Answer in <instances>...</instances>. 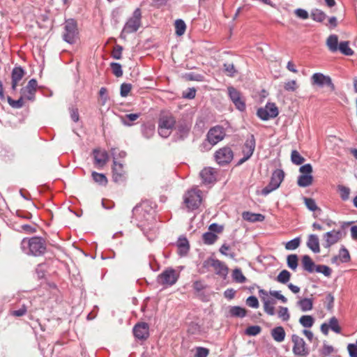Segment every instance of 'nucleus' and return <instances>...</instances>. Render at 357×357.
<instances>
[{
    "instance_id": "f257e3e1",
    "label": "nucleus",
    "mask_w": 357,
    "mask_h": 357,
    "mask_svg": "<svg viewBox=\"0 0 357 357\" xmlns=\"http://www.w3.org/2000/svg\"><path fill=\"white\" fill-rule=\"evenodd\" d=\"M155 206V203L145 200L137 204L132 211V218L142 222V230L151 243L156 238Z\"/></svg>"
},
{
    "instance_id": "f03ea898",
    "label": "nucleus",
    "mask_w": 357,
    "mask_h": 357,
    "mask_svg": "<svg viewBox=\"0 0 357 357\" xmlns=\"http://www.w3.org/2000/svg\"><path fill=\"white\" fill-rule=\"evenodd\" d=\"M20 248L27 255L40 257L46 252V241L45 238L38 236L24 238L21 241Z\"/></svg>"
},
{
    "instance_id": "7ed1b4c3",
    "label": "nucleus",
    "mask_w": 357,
    "mask_h": 357,
    "mask_svg": "<svg viewBox=\"0 0 357 357\" xmlns=\"http://www.w3.org/2000/svg\"><path fill=\"white\" fill-rule=\"evenodd\" d=\"M141 19V10L139 8H137L134 10L132 16L130 18H128V20L124 24L123 28L120 34V38L123 40H126V36L128 34L136 32L142 25Z\"/></svg>"
},
{
    "instance_id": "20e7f679",
    "label": "nucleus",
    "mask_w": 357,
    "mask_h": 357,
    "mask_svg": "<svg viewBox=\"0 0 357 357\" xmlns=\"http://www.w3.org/2000/svg\"><path fill=\"white\" fill-rule=\"evenodd\" d=\"M63 39L69 44L75 43L78 37V29L77 22L74 19H68L64 24Z\"/></svg>"
},
{
    "instance_id": "39448f33",
    "label": "nucleus",
    "mask_w": 357,
    "mask_h": 357,
    "mask_svg": "<svg viewBox=\"0 0 357 357\" xmlns=\"http://www.w3.org/2000/svg\"><path fill=\"white\" fill-rule=\"evenodd\" d=\"M284 178V172L283 170L278 169H275L271 177L269 183L262 189L261 195L264 196L268 195L271 192L278 189Z\"/></svg>"
},
{
    "instance_id": "423d86ee",
    "label": "nucleus",
    "mask_w": 357,
    "mask_h": 357,
    "mask_svg": "<svg viewBox=\"0 0 357 357\" xmlns=\"http://www.w3.org/2000/svg\"><path fill=\"white\" fill-rule=\"evenodd\" d=\"M110 153L113 158L112 179L115 183L123 182L126 178V172L123 164L116 161V149L112 148Z\"/></svg>"
},
{
    "instance_id": "0eeeda50",
    "label": "nucleus",
    "mask_w": 357,
    "mask_h": 357,
    "mask_svg": "<svg viewBox=\"0 0 357 357\" xmlns=\"http://www.w3.org/2000/svg\"><path fill=\"white\" fill-rule=\"evenodd\" d=\"M201 202V191L199 190H189L184 195V204L189 211L198 208Z\"/></svg>"
},
{
    "instance_id": "6e6552de",
    "label": "nucleus",
    "mask_w": 357,
    "mask_h": 357,
    "mask_svg": "<svg viewBox=\"0 0 357 357\" xmlns=\"http://www.w3.org/2000/svg\"><path fill=\"white\" fill-rule=\"evenodd\" d=\"M279 114L276 105L273 102H268L264 107L258 109L257 114L263 121L275 118Z\"/></svg>"
},
{
    "instance_id": "1a4fd4ad",
    "label": "nucleus",
    "mask_w": 357,
    "mask_h": 357,
    "mask_svg": "<svg viewBox=\"0 0 357 357\" xmlns=\"http://www.w3.org/2000/svg\"><path fill=\"white\" fill-rule=\"evenodd\" d=\"M291 341L294 343L292 350L295 355L306 357L309 354V349L302 337L294 334L291 335Z\"/></svg>"
},
{
    "instance_id": "9d476101",
    "label": "nucleus",
    "mask_w": 357,
    "mask_h": 357,
    "mask_svg": "<svg viewBox=\"0 0 357 357\" xmlns=\"http://www.w3.org/2000/svg\"><path fill=\"white\" fill-rule=\"evenodd\" d=\"M311 83L312 85H317L319 87L327 86L330 88L331 91H333L335 89V85L332 82L331 78L321 73H316L311 77Z\"/></svg>"
},
{
    "instance_id": "9b49d317",
    "label": "nucleus",
    "mask_w": 357,
    "mask_h": 357,
    "mask_svg": "<svg viewBox=\"0 0 357 357\" xmlns=\"http://www.w3.org/2000/svg\"><path fill=\"white\" fill-rule=\"evenodd\" d=\"M234 158V153L231 148L225 146L218 150L215 153V161L220 165L229 164Z\"/></svg>"
},
{
    "instance_id": "f8f14e48",
    "label": "nucleus",
    "mask_w": 357,
    "mask_h": 357,
    "mask_svg": "<svg viewBox=\"0 0 357 357\" xmlns=\"http://www.w3.org/2000/svg\"><path fill=\"white\" fill-rule=\"evenodd\" d=\"M225 137V131L222 126H216L211 128L206 135L207 140L211 145H215Z\"/></svg>"
},
{
    "instance_id": "ddd939ff",
    "label": "nucleus",
    "mask_w": 357,
    "mask_h": 357,
    "mask_svg": "<svg viewBox=\"0 0 357 357\" xmlns=\"http://www.w3.org/2000/svg\"><path fill=\"white\" fill-rule=\"evenodd\" d=\"M211 266L213 268L215 273L222 277H225L228 273V268L222 261L217 259L209 258L204 261V266Z\"/></svg>"
},
{
    "instance_id": "4468645a",
    "label": "nucleus",
    "mask_w": 357,
    "mask_h": 357,
    "mask_svg": "<svg viewBox=\"0 0 357 357\" xmlns=\"http://www.w3.org/2000/svg\"><path fill=\"white\" fill-rule=\"evenodd\" d=\"M259 295L261 298V301L264 303V312L268 315H274L275 312L273 305L275 304V301L273 299H269L268 298V293L264 289H259Z\"/></svg>"
},
{
    "instance_id": "2eb2a0df",
    "label": "nucleus",
    "mask_w": 357,
    "mask_h": 357,
    "mask_svg": "<svg viewBox=\"0 0 357 357\" xmlns=\"http://www.w3.org/2000/svg\"><path fill=\"white\" fill-rule=\"evenodd\" d=\"M342 238V231L341 230H332L326 232L323 236L324 241V246L328 248L333 245L337 243Z\"/></svg>"
},
{
    "instance_id": "dca6fc26",
    "label": "nucleus",
    "mask_w": 357,
    "mask_h": 357,
    "mask_svg": "<svg viewBox=\"0 0 357 357\" xmlns=\"http://www.w3.org/2000/svg\"><path fill=\"white\" fill-rule=\"evenodd\" d=\"M228 93L232 102L236 107L240 110L243 111L245 109V104L242 99L241 93L232 86L228 87Z\"/></svg>"
},
{
    "instance_id": "f3484780",
    "label": "nucleus",
    "mask_w": 357,
    "mask_h": 357,
    "mask_svg": "<svg viewBox=\"0 0 357 357\" xmlns=\"http://www.w3.org/2000/svg\"><path fill=\"white\" fill-rule=\"evenodd\" d=\"M132 332L137 339L146 340L149 335V325L145 322L138 323L134 326Z\"/></svg>"
},
{
    "instance_id": "a211bd4d",
    "label": "nucleus",
    "mask_w": 357,
    "mask_h": 357,
    "mask_svg": "<svg viewBox=\"0 0 357 357\" xmlns=\"http://www.w3.org/2000/svg\"><path fill=\"white\" fill-rule=\"evenodd\" d=\"M160 281L162 284L172 286L176 283L177 276L176 272L173 269L166 270L159 276Z\"/></svg>"
},
{
    "instance_id": "6ab92c4d",
    "label": "nucleus",
    "mask_w": 357,
    "mask_h": 357,
    "mask_svg": "<svg viewBox=\"0 0 357 357\" xmlns=\"http://www.w3.org/2000/svg\"><path fill=\"white\" fill-rule=\"evenodd\" d=\"M94 163L99 167H103L109 160V154L106 151H100L98 149H94L92 151Z\"/></svg>"
},
{
    "instance_id": "aec40b11",
    "label": "nucleus",
    "mask_w": 357,
    "mask_h": 357,
    "mask_svg": "<svg viewBox=\"0 0 357 357\" xmlns=\"http://www.w3.org/2000/svg\"><path fill=\"white\" fill-rule=\"evenodd\" d=\"M190 123L185 121H179L176 126V137L178 140L185 139L190 130Z\"/></svg>"
},
{
    "instance_id": "412c9836",
    "label": "nucleus",
    "mask_w": 357,
    "mask_h": 357,
    "mask_svg": "<svg viewBox=\"0 0 357 357\" xmlns=\"http://www.w3.org/2000/svg\"><path fill=\"white\" fill-rule=\"evenodd\" d=\"M177 253L180 257H185L190 250L189 241L185 236H180L177 241Z\"/></svg>"
},
{
    "instance_id": "4be33fe9",
    "label": "nucleus",
    "mask_w": 357,
    "mask_h": 357,
    "mask_svg": "<svg viewBox=\"0 0 357 357\" xmlns=\"http://www.w3.org/2000/svg\"><path fill=\"white\" fill-rule=\"evenodd\" d=\"M255 149V138L253 135H250L245 140L244 144L243 153L247 154L248 157H251Z\"/></svg>"
},
{
    "instance_id": "5701e85b",
    "label": "nucleus",
    "mask_w": 357,
    "mask_h": 357,
    "mask_svg": "<svg viewBox=\"0 0 357 357\" xmlns=\"http://www.w3.org/2000/svg\"><path fill=\"white\" fill-rule=\"evenodd\" d=\"M200 177L202 182L206 184L212 183L215 181V177L211 168H204L200 172Z\"/></svg>"
},
{
    "instance_id": "b1692460",
    "label": "nucleus",
    "mask_w": 357,
    "mask_h": 357,
    "mask_svg": "<svg viewBox=\"0 0 357 357\" xmlns=\"http://www.w3.org/2000/svg\"><path fill=\"white\" fill-rule=\"evenodd\" d=\"M175 123L176 121L172 116H165L160 119L158 128H162L172 130Z\"/></svg>"
},
{
    "instance_id": "393cba45",
    "label": "nucleus",
    "mask_w": 357,
    "mask_h": 357,
    "mask_svg": "<svg viewBox=\"0 0 357 357\" xmlns=\"http://www.w3.org/2000/svg\"><path fill=\"white\" fill-rule=\"evenodd\" d=\"M307 246L314 253L320 252L319 238L315 234H310L308 236Z\"/></svg>"
},
{
    "instance_id": "a878e982",
    "label": "nucleus",
    "mask_w": 357,
    "mask_h": 357,
    "mask_svg": "<svg viewBox=\"0 0 357 357\" xmlns=\"http://www.w3.org/2000/svg\"><path fill=\"white\" fill-rule=\"evenodd\" d=\"M242 218L243 220L250 222H262L264 220V215L260 213H254L250 211H245L242 213Z\"/></svg>"
},
{
    "instance_id": "bb28decb",
    "label": "nucleus",
    "mask_w": 357,
    "mask_h": 357,
    "mask_svg": "<svg viewBox=\"0 0 357 357\" xmlns=\"http://www.w3.org/2000/svg\"><path fill=\"white\" fill-rule=\"evenodd\" d=\"M303 268L308 273H313L317 265H315L311 257L308 255H304L301 259Z\"/></svg>"
},
{
    "instance_id": "cd10ccee",
    "label": "nucleus",
    "mask_w": 357,
    "mask_h": 357,
    "mask_svg": "<svg viewBox=\"0 0 357 357\" xmlns=\"http://www.w3.org/2000/svg\"><path fill=\"white\" fill-rule=\"evenodd\" d=\"M142 135L146 139H149L155 135V124L153 122H147L142 125Z\"/></svg>"
},
{
    "instance_id": "c85d7f7f",
    "label": "nucleus",
    "mask_w": 357,
    "mask_h": 357,
    "mask_svg": "<svg viewBox=\"0 0 357 357\" xmlns=\"http://www.w3.org/2000/svg\"><path fill=\"white\" fill-rule=\"evenodd\" d=\"M271 333L273 340L278 342L284 341L285 338V331L282 326H277L273 328Z\"/></svg>"
},
{
    "instance_id": "c756f323",
    "label": "nucleus",
    "mask_w": 357,
    "mask_h": 357,
    "mask_svg": "<svg viewBox=\"0 0 357 357\" xmlns=\"http://www.w3.org/2000/svg\"><path fill=\"white\" fill-rule=\"evenodd\" d=\"M229 314L231 317L243 318L247 315V310L240 306H231L229 310Z\"/></svg>"
},
{
    "instance_id": "7c9ffc66",
    "label": "nucleus",
    "mask_w": 357,
    "mask_h": 357,
    "mask_svg": "<svg viewBox=\"0 0 357 357\" xmlns=\"http://www.w3.org/2000/svg\"><path fill=\"white\" fill-rule=\"evenodd\" d=\"M296 305L303 312H307L312 309L313 301L311 298H304L298 301Z\"/></svg>"
},
{
    "instance_id": "2f4dec72",
    "label": "nucleus",
    "mask_w": 357,
    "mask_h": 357,
    "mask_svg": "<svg viewBox=\"0 0 357 357\" xmlns=\"http://www.w3.org/2000/svg\"><path fill=\"white\" fill-rule=\"evenodd\" d=\"M313 177L312 175L301 174L298 177L297 183L300 187H307L312 183Z\"/></svg>"
},
{
    "instance_id": "473e14b6",
    "label": "nucleus",
    "mask_w": 357,
    "mask_h": 357,
    "mask_svg": "<svg viewBox=\"0 0 357 357\" xmlns=\"http://www.w3.org/2000/svg\"><path fill=\"white\" fill-rule=\"evenodd\" d=\"M329 50L332 52H337L338 50V38L336 35H331L326 41Z\"/></svg>"
},
{
    "instance_id": "72a5a7b5",
    "label": "nucleus",
    "mask_w": 357,
    "mask_h": 357,
    "mask_svg": "<svg viewBox=\"0 0 357 357\" xmlns=\"http://www.w3.org/2000/svg\"><path fill=\"white\" fill-rule=\"evenodd\" d=\"M25 74V71L21 66H15L13 68L11 73L12 80L20 81L22 79Z\"/></svg>"
},
{
    "instance_id": "f704fd0d",
    "label": "nucleus",
    "mask_w": 357,
    "mask_h": 357,
    "mask_svg": "<svg viewBox=\"0 0 357 357\" xmlns=\"http://www.w3.org/2000/svg\"><path fill=\"white\" fill-rule=\"evenodd\" d=\"M139 117V114H128L121 117V122L124 126H131L132 122L136 121Z\"/></svg>"
},
{
    "instance_id": "c9c22d12",
    "label": "nucleus",
    "mask_w": 357,
    "mask_h": 357,
    "mask_svg": "<svg viewBox=\"0 0 357 357\" xmlns=\"http://www.w3.org/2000/svg\"><path fill=\"white\" fill-rule=\"evenodd\" d=\"M338 50L346 56H352L354 52L349 47L348 41H342L339 44Z\"/></svg>"
},
{
    "instance_id": "e433bc0d",
    "label": "nucleus",
    "mask_w": 357,
    "mask_h": 357,
    "mask_svg": "<svg viewBox=\"0 0 357 357\" xmlns=\"http://www.w3.org/2000/svg\"><path fill=\"white\" fill-rule=\"evenodd\" d=\"M92 178L93 181L100 185H106L107 183V178L104 174L98 173L96 172H92Z\"/></svg>"
},
{
    "instance_id": "4c0bfd02",
    "label": "nucleus",
    "mask_w": 357,
    "mask_h": 357,
    "mask_svg": "<svg viewBox=\"0 0 357 357\" xmlns=\"http://www.w3.org/2000/svg\"><path fill=\"white\" fill-rule=\"evenodd\" d=\"M202 239L205 244L212 245L217 241L218 236L213 232L207 231L202 235Z\"/></svg>"
},
{
    "instance_id": "58836bf2",
    "label": "nucleus",
    "mask_w": 357,
    "mask_h": 357,
    "mask_svg": "<svg viewBox=\"0 0 357 357\" xmlns=\"http://www.w3.org/2000/svg\"><path fill=\"white\" fill-rule=\"evenodd\" d=\"M311 17L316 22H322L326 20V15L321 10L314 9L311 13Z\"/></svg>"
},
{
    "instance_id": "ea45409f",
    "label": "nucleus",
    "mask_w": 357,
    "mask_h": 357,
    "mask_svg": "<svg viewBox=\"0 0 357 357\" xmlns=\"http://www.w3.org/2000/svg\"><path fill=\"white\" fill-rule=\"evenodd\" d=\"M298 257L295 254H291L287 256V263L289 268L295 271L298 267Z\"/></svg>"
},
{
    "instance_id": "a19ab883",
    "label": "nucleus",
    "mask_w": 357,
    "mask_h": 357,
    "mask_svg": "<svg viewBox=\"0 0 357 357\" xmlns=\"http://www.w3.org/2000/svg\"><path fill=\"white\" fill-rule=\"evenodd\" d=\"M299 323L305 328H310L313 326L314 319L310 315H303L299 319Z\"/></svg>"
},
{
    "instance_id": "79ce46f5",
    "label": "nucleus",
    "mask_w": 357,
    "mask_h": 357,
    "mask_svg": "<svg viewBox=\"0 0 357 357\" xmlns=\"http://www.w3.org/2000/svg\"><path fill=\"white\" fill-rule=\"evenodd\" d=\"M175 29L177 36H181L183 35L186 29L185 22L181 19L176 20L175 22Z\"/></svg>"
},
{
    "instance_id": "37998d69",
    "label": "nucleus",
    "mask_w": 357,
    "mask_h": 357,
    "mask_svg": "<svg viewBox=\"0 0 357 357\" xmlns=\"http://www.w3.org/2000/svg\"><path fill=\"white\" fill-rule=\"evenodd\" d=\"M304 202L306 207L310 211L313 212L318 211L319 213L321 211V208L317 206L314 199L312 198L304 197Z\"/></svg>"
},
{
    "instance_id": "c03bdc74",
    "label": "nucleus",
    "mask_w": 357,
    "mask_h": 357,
    "mask_svg": "<svg viewBox=\"0 0 357 357\" xmlns=\"http://www.w3.org/2000/svg\"><path fill=\"white\" fill-rule=\"evenodd\" d=\"M8 103L10 106L15 109H20L24 106V100L22 96L18 100H13L11 97L8 96L6 98Z\"/></svg>"
},
{
    "instance_id": "a18cd8bd",
    "label": "nucleus",
    "mask_w": 357,
    "mask_h": 357,
    "mask_svg": "<svg viewBox=\"0 0 357 357\" xmlns=\"http://www.w3.org/2000/svg\"><path fill=\"white\" fill-rule=\"evenodd\" d=\"M291 278V273L287 270H282L276 278V280L282 284L287 283Z\"/></svg>"
},
{
    "instance_id": "49530a36",
    "label": "nucleus",
    "mask_w": 357,
    "mask_h": 357,
    "mask_svg": "<svg viewBox=\"0 0 357 357\" xmlns=\"http://www.w3.org/2000/svg\"><path fill=\"white\" fill-rule=\"evenodd\" d=\"M232 277L234 280L238 283H244L246 281V278L240 268H235L233 271Z\"/></svg>"
},
{
    "instance_id": "de8ad7c7",
    "label": "nucleus",
    "mask_w": 357,
    "mask_h": 357,
    "mask_svg": "<svg viewBox=\"0 0 357 357\" xmlns=\"http://www.w3.org/2000/svg\"><path fill=\"white\" fill-rule=\"evenodd\" d=\"M328 326L330 329H331L335 333H341V328L339 326V322L337 319L335 317H333L329 319Z\"/></svg>"
},
{
    "instance_id": "09e8293b",
    "label": "nucleus",
    "mask_w": 357,
    "mask_h": 357,
    "mask_svg": "<svg viewBox=\"0 0 357 357\" xmlns=\"http://www.w3.org/2000/svg\"><path fill=\"white\" fill-rule=\"evenodd\" d=\"M278 315V317L284 321H288L290 318V314L287 307L280 306Z\"/></svg>"
},
{
    "instance_id": "8fccbe9b",
    "label": "nucleus",
    "mask_w": 357,
    "mask_h": 357,
    "mask_svg": "<svg viewBox=\"0 0 357 357\" xmlns=\"http://www.w3.org/2000/svg\"><path fill=\"white\" fill-rule=\"evenodd\" d=\"M112 73L117 77L123 75L122 66L119 63L112 62L110 63Z\"/></svg>"
},
{
    "instance_id": "3c124183",
    "label": "nucleus",
    "mask_w": 357,
    "mask_h": 357,
    "mask_svg": "<svg viewBox=\"0 0 357 357\" xmlns=\"http://www.w3.org/2000/svg\"><path fill=\"white\" fill-rule=\"evenodd\" d=\"M338 191L340 192V195L341 199L343 201H346L349 199L350 195V189L348 187L339 185L337 186Z\"/></svg>"
},
{
    "instance_id": "603ef678",
    "label": "nucleus",
    "mask_w": 357,
    "mask_h": 357,
    "mask_svg": "<svg viewBox=\"0 0 357 357\" xmlns=\"http://www.w3.org/2000/svg\"><path fill=\"white\" fill-rule=\"evenodd\" d=\"M301 243V238L299 237L295 238L285 244V248L288 250H294L299 247Z\"/></svg>"
},
{
    "instance_id": "864d4df0",
    "label": "nucleus",
    "mask_w": 357,
    "mask_h": 357,
    "mask_svg": "<svg viewBox=\"0 0 357 357\" xmlns=\"http://www.w3.org/2000/svg\"><path fill=\"white\" fill-rule=\"evenodd\" d=\"M291 158L292 162L297 165H301L305 160V158L296 150L292 151Z\"/></svg>"
},
{
    "instance_id": "5fc2aeb1",
    "label": "nucleus",
    "mask_w": 357,
    "mask_h": 357,
    "mask_svg": "<svg viewBox=\"0 0 357 357\" xmlns=\"http://www.w3.org/2000/svg\"><path fill=\"white\" fill-rule=\"evenodd\" d=\"M314 271L321 273L326 277H330L332 273L331 268L326 265H317Z\"/></svg>"
},
{
    "instance_id": "6e6d98bb",
    "label": "nucleus",
    "mask_w": 357,
    "mask_h": 357,
    "mask_svg": "<svg viewBox=\"0 0 357 357\" xmlns=\"http://www.w3.org/2000/svg\"><path fill=\"white\" fill-rule=\"evenodd\" d=\"M339 259L341 262L346 263L350 260V255L347 248L344 246L340 250Z\"/></svg>"
},
{
    "instance_id": "4d7b16f0",
    "label": "nucleus",
    "mask_w": 357,
    "mask_h": 357,
    "mask_svg": "<svg viewBox=\"0 0 357 357\" xmlns=\"http://www.w3.org/2000/svg\"><path fill=\"white\" fill-rule=\"evenodd\" d=\"M27 312V306L24 304L22 305V306L18 310H13L10 312V314L20 317L24 316Z\"/></svg>"
},
{
    "instance_id": "13d9d810",
    "label": "nucleus",
    "mask_w": 357,
    "mask_h": 357,
    "mask_svg": "<svg viewBox=\"0 0 357 357\" xmlns=\"http://www.w3.org/2000/svg\"><path fill=\"white\" fill-rule=\"evenodd\" d=\"M335 298L331 293L327 294L325 298L324 304L328 310L331 311L333 308Z\"/></svg>"
},
{
    "instance_id": "bf43d9fd",
    "label": "nucleus",
    "mask_w": 357,
    "mask_h": 357,
    "mask_svg": "<svg viewBox=\"0 0 357 357\" xmlns=\"http://www.w3.org/2000/svg\"><path fill=\"white\" fill-rule=\"evenodd\" d=\"M261 328L259 326H248L245 330V333L248 335L255 336L260 333Z\"/></svg>"
},
{
    "instance_id": "052dcab7",
    "label": "nucleus",
    "mask_w": 357,
    "mask_h": 357,
    "mask_svg": "<svg viewBox=\"0 0 357 357\" xmlns=\"http://www.w3.org/2000/svg\"><path fill=\"white\" fill-rule=\"evenodd\" d=\"M37 86H38V83H37L36 79L34 78L31 79L29 81L27 85L24 88H22L21 89V93H24V90H31V91H36Z\"/></svg>"
},
{
    "instance_id": "680f3d73",
    "label": "nucleus",
    "mask_w": 357,
    "mask_h": 357,
    "mask_svg": "<svg viewBox=\"0 0 357 357\" xmlns=\"http://www.w3.org/2000/svg\"><path fill=\"white\" fill-rule=\"evenodd\" d=\"M196 96V89L195 88H188L187 90L183 91L182 97L185 99L192 100Z\"/></svg>"
},
{
    "instance_id": "e2e57ef3",
    "label": "nucleus",
    "mask_w": 357,
    "mask_h": 357,
    "mask_svg": "<svg viewBox=\"0 0 357 357\" xmlns=\"http://www.w3.org/2000/svg\"><path fill=\"white\" fill-rule=\"evenodd\" d=\"M132 89V84L129 83H123L121 85L120 95L121 97H126Z\"/></svg>"
},
{
    "instance_id": "0e129e2a",
    "label": "nucleus",
    "mask_w": 357,
    "mask_h": 357,
    "mask_svg": "<svg viewBox=\"0 0 357 357\" xmlns=\"http://www.w3.org/2000/svg\"><path fill=\"white\" fill-rule=\"evenodd\" d=\"M246 304L251 307L258 308L259 306L258 299L255 296H250L246 299Z\"/></svg>"
},
{
    "instance_id": "69168bd1",
    "label": "nucleus",
    "mask_w": 357,
    "mask_h": 357,
    "mask_svg": "<svg viewBox=\"0 0 357 357\" xmlns=\"http://www.w3.org/2000/svg\"><path fill=\"white\" fill-rule=\"evenodd\" d=\"M123 47L116 45L114 47L112 56L115 59H121L122 56Z\"/></svg>"
},
{
    "instance_id": "338daca9",
    "label": "nucleus",
    "mask_w": 357,
    "mask_h": 357,
    "mask_svg": "<svg viewBox=\"0 0 357 357\" xmlns=\"http://www.w3.org/2000/svg\"><path fill=\"white\" fill-rule=\"evenodd\" d=\"M36 224H34V226H32V225H28V224L22 225L21 226V229H22L21 231H23V232H24L26 234H33V233H36Z\"/></svg>"
},
{
    "instance_id": "774afa93",
    "label": "nucleus",
    "mask_w": 357,
    "mask_h": 357,
    "mask_svg": "<svg viewBox=\"0 0 357 357\" xmlns=\"http://www.w3.org/2000/svg\"><path fill=\"white\" fill-rule=\"evenodd\" d=\"M347 350L350 357H357V345L356 344H349Z\"/></svg>"
}]
</instances>
